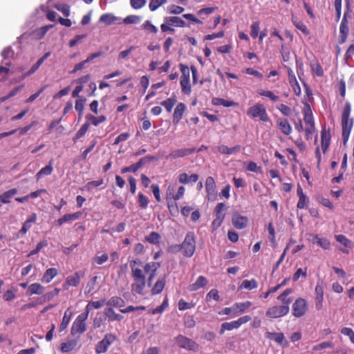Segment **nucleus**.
Returning a JSON list of instances; mask_svg holds the SVG:
<instances>
[{
  "mask_svg": "<svg viewBox=\"0 0 354 354\" xmlns=\"http://www.w3.org/2000/svg\"><path fill=\"white\" fill-rule=\"evenodd\" d=\"M351 111V106L348 102L345 103L344 107L342 113L341 125L342 129V140L344 145H346L352 127L353 126V118H349Z\"/></svg>",
  "mask_w": 354,
  "mask_h": 354,
  "instance_id": "1",
  "label": "nucleus"
},
{
  "mask_svg": "<svg viewBox=\"0 0 354 354\" xmlns=\"http://www.w3.org/2000/svg\"><path fill=\"white\" fill-rule=\"evenodd\" d=\"M116 340V337L112 333L106 334L103 339L95 345V352L97 354L106 353L109 346Z\"/></svg>",
  "mask_w": 354,
  "mask_h": 354,
  "instance_id": "5",
  "label": "nucleus"
},
{
  "mask_svg": "<svg viewBox=\"0 0 354 354\" xmlns=\"http://www.w3.org/2000/svg\"><path fill=\"white\" fill-rule=\"evenodd\" d=\"M169 304H168V299L166 297L164 301H162V304L156 308H153L150 310V313L153 315L156 314H160L162 313L166 308H168Z\"/></svg>",
  "mask_w": 354,
  "mask_h": 354,
  "instance_id": "47",
  "label": "nucleus"
},
{
  "mask_svg": "<svg viewBox=\"0 0 354 354\" xmlns=\"http://www.w3.org/2000/svg\"><path fill=\"white\" fill-rule=\"evenodd\" d=\"M45 290V288L39 283H34L29 286L28 294L32 295H42Z\"/></svg>",
  "mask_w": 354,
  "mask_h": 354,
  "instance_id": "33",
  "label": "nucleus"
},
{
  "mask_svg": "<svg viewBox=\"0 0 354 354\" xmlns=\"http://www.w3.org/2000/svg\"><path fill=\"white\" fill-rule=\"evenodd\" d=\"M215 213L216 218L212 223V231L216 230L221 225V203H218L215 208Z\"/></svg>",
  "mask_w": 354,
  "mask_h": 354,
  "instance_id": "25",
  "label": "nucleus"
},
{
  "mask_svg": "<svg viewBox=\"0 0 354 354\" xmlns=\"http://www.w3.org/2000/svg\"><path fill=\"white\" fill-rule=\"evenodd\" d=\"M159 267V263L151 261L145 264L144 271L145 273H156Z\"/></svg>",
  "mask_w": 354,
  "mask_h": 354,
  "instance_id": "44",
  "label": "nucleus"
},
{
  "mask_svg": "<svg viewBox=\"0 0 354 354\" xmlns=\"http://www.w3.org/2000/svg\"><path fill=\"white\" fill-rule=\"evenodd\" d=\"M100 22L104 24L106 26L111 24H120V19L115 16L113 13H105L100 16Z\"/></svg>",
  "mask_w": 354,
  "mask_h": 354,
  "instance_id": "16",
  "label": "nucleus"
},
{
  "mask_svg": "<svg viewBox=\"0 0 354 354\" xmlns=\"http://www.w3.org/2000/svg\"><path fill=\"white\" fill-rule=\"evenodd\" d=\"M174 340L175 343L181 348L193 351H196L198 348V345L196 342L183 335H178L175 337Z\"/></svg>",
  "mask_w": 354,
  "mask_h": 354,
  "instance_id": "6",
  "label": "nucleus"
},
{
  "mask_svg": "<svg viewBox=\"0 0 354 354\" xmlns=\"http://www.w3.org/2000/svg\"><path fill=\"white\" fill-rule=\"evenodd\" d=\"M303 111H304V113L305 123L306 124H309L310 127H312V125H315L311 109H310V105L308 103L305 104Z\"/></svg>",
  "mask_w": 354,
  "mask_h": 354,
  "instance_id": "35",
  "label": "nucleus"
},
{
  "mask_svg": "<svg viewBox=\"0 0 354 354\" xmlns=\"http://www.w3.org/2000/svg\"><path fill=\"white\" fill-rule=\"evenodd\" d=\"M58 270L57 268H50L47 269L41 277V281L45 283H50L57 275Z\"/></svg>",
  "mask_w": 354,
  "mask_h": 354,
  "instance_id": "22",
  "label": "nucleus"
},
{
  "mask_svg": "<svg viewBox=\"0 0 354 354\" xmlns=\"http://www.w3.org/2000/svg\"><path fill=\"white\" fill-rule=\"evenodd\" d=\"M177 100L176 97H171L165 100L160 102V104L165 107L168 113H170L172 111L173 107L176 104Z\"/></svg>",
  "mask_w": 354,
  "mask_h": 354,
  "instance_id": "39",
  "label": "nucleus"
},
{
  "mask_svg": "<svg viewBox=\"0 0 354 354\" xmlns=\"http://www.w3.org/2000/svg\"><path fill=\"white\" fill-rule=\"evenodd\" d=\"M166 284V279L165 277H163L162 278H160L158 279V281L156 282L153 288H151V295H156L159 293H160L162 290L164 289Z\"/></svg>",
  "mask_w": 354,
  "mask_h": 354,
  "instance_id": "31",
  "label": "nucleus"
},
{
  "mask_svg": "<svg viewBox=\"0 0 354 354\" xmlns=\"http://www.w3.org/2000/svg\"><path fill=\"white\" fill-rule=\"evenodd\" d=\"M307 311V305L305 299L298 298L292 304V314L296 317H302Z\"/></svg>",
  "mask_w": 354,
  "mask_h": 354,
  "instance_id": "9",
  "label": "nucleus"
},
{
  "mask_svg": "<svg viewBox=\"0 0 354 354\" xmlns=\"http://www.w3.org/2000/svg\"><path fill=\"white\" fill-rule=\"evenodd\" d=\"M258 283L255 279H252L250 281L249 280H244L242 282L241 287H243L245 289L248 290H252L254 288H257Z\"/></svg>",
  "mask_w": 354,
  "mask_h": 354,
  "instance_id": "54",
  "label": "nucleus"
},
{
  "mask_svg": "<svg viewBox=\"0 0 354 354\" xmlns=\"http://www.w3.org/2000/svg\"><path fill=\"white\" fill-rule=\"evenodd\" d=\"M179 68L181 72L180 84L181 86L182 93L185 95H189L192 91L191 85L189 83V68L187 66L183 64H180Z\"/></svg>",
  "mask_w": 354,
  "mask_h": 354,
  "instance_id": "4",
  "label": "nucleus"
},
{
  "mask_svg": "<svg viewBox=\"0 0 354 354\" xmlns=\"http://www.w3.org/2000/svg\"><path fill=\"white\" fill-rule=\"evenodd\" d=\"M142 27L144 30L156 34L158 32V28L151 24V22L149 20L146 21L142 25Z\"/></svg>",
  "mask_w": 354,
  "mask_h": 354,
  "instance_id": "55",
  "label": "nucleus"
},
{
  "mask_svg": "<svg viewBox=\"0 0 354 354\" xmlns=\"http://www.w3.org/2000/svg\"><path fill=\"white\" fill-rule=\"evenodd\" d=\"M89 127L90 123L85 122L76 133L75 136L73 138V140L75 141V140L80 139V138L84 136L85 133L87 132Z\"/></svg>",
  "mask_w": 354,
  "mask_h": 354,
  "instance_id": "49",
  "label": "nucleus"
},
{
  "mask_svg": "<svg viewBox=\"0 0 354 354\" xmlns=\"http://www.w3.org/2000/svg\"><path fill=\"white\" fill-rule=\"evenodd\" d=\"M97 276H94L88 281L85 290V295H92L95 292L94 290L97 283Z\"/></svg>",
  "mask_w": 354,
  "mask_h": 354,
  "instance_id": "38",
  "label": "nucleus"
},
{
  "mask_svg": "<svg viewBox=\"0 0 354 354\" xmlns=\"http://www.w3.org/2000/svg\"><path fill=\"white\" fill-rule=\"evenodd\" d=\"M97 140L94 139L91 141V145L88 147L84 151H82L81 154L82 159L86 160L87 159L88 154L93 149V148L97 145Z\"/></svg>",
  "mask_w": 354,
  "mask_h": 354,
  "instance_id": "52",
  "label": "nucleus"
},
{
  "mask_svg": "<svg viewBox=\"0 0 354 354\" xmlns=\"http://www.w3.org/2000/svg\"><path fill=\"white\" fill-rule=\"evenodd\" d=\"M312 243L313 244H317L324 250L329 249L330 242L326 238H320L318 235H313Z\"/></svg>",
  "mask_w": 354,
  "mask_h": 354,
  "instance_id": "37",
  "label": "nucleus"
},
{
  "mask_svg": "<svg viewBox=\"0 0 354 354\" xmlns=\"http://www.w3.org/2000/svg\"><path fill=\"white\" fill-rule=\"evenodd\" d=\"M330 129L326 130L325 127L321 131V145L323 153H325L329 147L330 142Z\"/></svg>",
  "mask_w": 354,
  "mask_h": 354,
  "instance_id": "19",
  "label": "nucleus"
},
{
  "mask_svg": "<svg viewBox=\"0 0 354 354\" xmlns=\"http://www.w3.org/2000/svg\"><path fill=\"white\" fill-rule=\"evenodd\" d=\"M152 160H153V157L152 156H145L144 158H140L138 162L135 163V166L137 170H138L141 167H142L144 165L147 164V162H150Z\"/></svg>",
  "mask_w": 354,
  "mask_h": 354,
  "instance_id": "62",
  "label": "nucleus"
},
{
  "mask_svg": "<svg viewBox=\"0 0 354 354\" xmlns=\"http://www.w3.org/2000/svg\"><path fill=\"white\" fill-rule=\"evenodd\" d=\"M140 17L137 15H128L123 19V23L126 24H138L140 21Z\"/></svg>",
  "mask_w": 354,
  "mask_h": 354,
  "instance_id": "56",
  "label": "nucleus"
},
{
  "mask_svg": "<svg viewBox=\"0 0 354 354\" xmlns=\"http://www.w3.org/2000/svg\"><path fill=\"white\" fill-rule=\"evenodd\" d=\"M169 187L168 188V190L167 192V196H166V198H167V206H168V209H169V211L170 212V213L172 214V215H176L178 213V205H177V203H176V201H171V196L170 195L171 194V192H169Z\"/></svg>",
  "mask_w": 354,
  "mask_h": 354,
  "instance_id": "27",
  "label": "nucleus"
},
{
  "mask_svg": "<svg viewBox=\"0 0 354 354\" xmlns=\"http://www.w3.org/2000/svg\"><path fill=\"white\" fill-rule=\"evenodd\" d=\"M317 201L324 207H328L330 209H333L334 206L328 198H324L321 195L317 196Z\"/></svg>",
  "mask_w": 354,
  "mask_h": 354,
  "instance_id": "51",
  "label": "nucleus"
},
{
  "mask_svg": "<svg viewBox=\"0 0 354 354\" xmlns=\"http://www.w3.org/2000/svg\"><path fill=\"white\" fill-rule=\"evenodd\" d=\"M198 180V175L193 174L189 176L187 173H182L178 176V181L182 184H187L189 182L196 183Z\"/></svg>",
  "mask_w": 354,
  "mask_h": 354,
  "instance_id": "28",
  "label": "nucleus"
},
{
  "mask_svg": "<svg viewBox=\"0 0 354 354\" xmlns=\"http://www.w3.org/2000/svg\"><path fill=\"white\" fill-rule=\"evenodd\" d=\"M88 317V315L83 312L75 318L71 328V335H82L86 331V320Z\"/></svg>",
  "mask_w": 354,
  "mask_h": 354,
  "instance_id": "2",
  "label": "nucleus"
},
{
  "mask_svg": "<svg viewBox=\"0 0 354 354\" xmlns=\"http://www.w3.org/2000/svg\"><path fill=\"white\" fill-rule=\"evenodd\" d=\"M55 8L65 17H68L70 15V7L66 4H58L55 6Z\"/></svg>",
  "mask_w": 354,
  "mask_h": 354,
  "instance_id": "61",
  "label": "nucleus"
},
{
  "mask_svg": "<svg viewBox=\"0 0 354 354\" xmlns=\"http://www.w3.org/2000/svg\"><path fill=\"white\" fill-rule=\"evenodd\" d=\"M315 295H316L315 307L317 310H319L322 306V301H323V295H324L323 287L318 283L315 287Z\"/></svg>",
  "mask_w": 354,
  "mask_h": 354,
  "instance_id": "30",
  "label": "nucleus"
},
{
  "mask_svg": "<svg viewBox=\"0 0 354 354\" xmlns=\"http://www.w3.org/2000/svg\"><path fill=\"white\" fill-rule=\"evenodd\" d=\"M169 12L174 15H179L183 12L184 8L176 5H171L168 8Z\"/></svg>",
  "mask_w": 354,
  "mask_h": 354,
  "instance_id": "63",
  "label": "nucleus"
},
{
  "mask_svg": "<svg viewBox=\"0 0 354 354\" xmlns=\"http://www.w3.org/2000/svg\"><path fill=\"white\" fill-rule=\"evenodd\" d=\"M86 100V98H80L75 101V109L78 112L80 117H81L83 113Z\"/></svg>",
  "mask_w": 354,
  "mask_h": 354,
  "instance_id": "48",
  "label": "nucleus"
},
{
  "mask_svg": "<svg viewBox=\"0 0 354 354\" xmlns=\"http://www.w3.org/2000/svg\"><path fill=\"white\" fill-rule=\"evenodd\" d=\"M53 159H51L48 164L45 166L44 167L41 168L36 174L35 177L37 180H39L41 178L44 176H49L53 173Z\"/></svg>",
  "mask_w": 354,
  "mask_h": 354,
  "instance_id": "23",
  "label": "nucleus"
},
{
  "mask_svg": "<svg viewBox=\"0 0 354 354\" xmlns=\"http://www.w3.org/2000/svg\"><path fill=\"white\" fill-rule=\"evenodd\" d=\"M129 265L131 270V277L133 279H145V275L141 269L142 263L137 260H131L129 261Z\"/></svg>",
  "mask_w": 354,
  "mask_h": 354,
  "instance_id": "12",
  "label": "nucleus"
},
{
  "mask_svg": "<svg viewBox=\"0 0 354 354\" xmlns=\"http://www.w3.org/2000/svg\"><path fill=\"white\" fill-rule=\"evenodd\" d=\"M186 111V105L183 103H178L175 109L173 114V123L177 124L179 121L182 119L185 112Z\"/></svg>",
  "mask_w": 354,
  "mask_h": 354,
  "instance_id": "18",
  "label": "nucleus"
},
{
  "mask_svg": "<svg viewBox=\"0 0 354 354\" xmlns=\"http://www.w3.org/2000/svg\"><path fill=\"white\" fill-rule=\"evenodd\" d=\"M86 119L87 120L91 121L92 124H93L94 126L97 127L100 123H102L104 121H106V118L105 115H100L98 118H96V117H95L94 115H93L91 114H87L86 115Z\"/></svg>",
  "mask_w": 354,
  "mask_h": 354,
  "instance_id": "42",
  "label": "nucleus"
},
{
  "mask_svg": "<svg viewBox=\"0 0 354 354\" xmlns=\"http://www.w3.org/2000/svg\"><path fill=\"white\" fill-rule=\"evenodd\" d=\"M167 0H151L149 4V8L151 11H155L160 6L165 4Z\"/></svg>",
  "mask_w": 354,
  "mask_h": 354,
  "instance_id": "50",
  "label": "nucleus"
},
{
  "mask_svg": "<svg viewBox=\"0 0 354 354\" xmlns=\"http://www.w3.org/2000/svg\"><path fill=\"white\" fill-rule=\"evenodd\" d=\"M247 114L252 118H259L260 120L267 122L269 120L266 108L262 104H257L248 109Z\"/></svg>",
  "mask_w": 354,
  "mask_h": 354,
  "instance_id": "7",
  "label": "nucleus"
},
{
  "mask_svg": "<svg viewBox=\"0 0 354 354\" xmlns=\"http://www.w3.org/2000/svg\"><path fill=\"white\" fill-rule=\"evenodd\" d=\"M220 295L218 294V291L216 289H212L207 295L205 297L206 301L210 302L214 300L216 301H219Z\"/></svg>",
  "mask_w": 354,
  "mask_h": 354,
  "instance_id": "45",
  "label": "nucleus"
},
{
  "mask_svg": "<svg viewBox=\"0 0 354 354\" xmlns=\"http://www.w3.org/2000/svg\"><path fill=\"white\" fill-rule=\"evenodd\" d=\"M78 344L77 339H68L65 342H62L59 345V350L62 353H68L77 346Z\"/></svg>",
  "mask_w": 354,
  "mask_h": 354,
  "instance_id": "20",
  "label": "nucleus"
},
{
  "mask_svg": "<svg viewBox=\"0 0 354 354\" xmlns=\"http://www.w3.org/2000/svg\"><path fill=\"white\" fill-rule=\"evenodd\" d=\"M146 286V278L133 279V282L131 285V292L133 295H144V290Z\"/></svg>",
  "mask_w": 354,
  "mask_h": 354,
  "instance_id": "13",
  "label": "nucleus"
},
{
  "mask_svg": "<svg viewBox=\"0 0 354 354\" xmlns=\"http://www.w3.org/2000/svg\"><path fill=\"white\" fill-rule=\"evenodd\" d=\"M82 215V212H77L73 214H64L62 217L55 221L58 226H62L65 223H70L80 218Z\"/></svg>",
  "mask_w": 354,
  "mask_h": 354,
  "instance_id": "15",
  "label": "nucleus"
},
{
  "mask_svg": "<svg viewBox=\"0 0 354 354\" xmlns=\"http://www.w3.org/2000/svg\"><path fill=\"white\" fill-rule=\"evenodd\" d=\"M46 245H47L46 241H43L39 242L37 244L35 249L30 251V253L28 254V257H31L32 255L37 254L44 247H46Z\"/></svg>",
  "mask_w": 354,
  "mask_h": 354,
  "instance_id": "58",
  "label": "nucleus"
},
{
  "mask_svg": "<svg viewBox=\"0 0 354 354\" xmlns=\"http://www.w3.org/2000/svg\"><path fill=\"white\" fill-rule=\"evenodd\" d=\"M288 312V306H274L268 309L266 315L271 318H278L286 315Z\"/></svg>",
  "mask_w": 354,
  "mask_h": 354,
  "instance_id": "10",
  "label": "nucleus"
},
{
  "mask_svg": "<svg viewBox=\"0 0 354 354\" xmlns=\"http://www.w3.org/2000/svg\"><path fill=\"white\" fill-rule=\"evenodd\" d=\"M207 284V279L203 276H199L196 281L189 287L190 291H196L201 288H204Z\"/></svg>",
  "mask_w": 354,
  "mask_h": 354,
  "instance_id": "26",
  "label": "nucleus"
},
{
  "mask_svg": "<svg viewBox=\"0 0 354 354\" xmlns=\"http://www.w3.org/2000/svg\"><path fill=\"white\" fill-rule=\"evenodd\" d=\"M105 315L109 322L114 321H121L123 319V316L120 314L116 313L113 308H107L105 310Z\"/></svg>",
  "mask_w": 354,
  "mask_h": 354,
  "instance_id": "29",
  "label": "nucleus"
},
{
  "mask_svg": "<svg viewBox=\"0 0 354 354\" xmlns=\"http://www.w3.org/2000/svg\"><path fill=\"white\" fill-rule=\"evenodd\" d=\"M161 239L160 235L156 232H151L145 237V241L153 245H158Z\"/></svg>",
  "mask_w": 354,
  "mask_h": 354,
  "instance_id": "41",
  "label": "nucleus"
},
{
  "mask_svg": "<svg viewBox=\"0 0 354 354\" xmlns=\"http://www.w3.org/2000/svg\"><path fill=\"white\" fill-rule=\"evenodd\" d=\"M138 197V201L140 207L142 209H145L149 204L148 198L142 193H139Z\"/></svg>",
  "mask_w": 354,
  "mask_h": 354,
  "instance_id": "57",
  "label": "nucleus"
},
{
  "mask_svg": "<svg viewBox=\"0 0 354 354\" xmlns=\"http://www.w3.org/2000/svg\"><path fill=\"white\" fill-rule=\"evenodd\" d=\"M240 150L241 146L238 145L230 148L223 145V153L230 155L233 153H237L240 151Z\"/></svg>",
  "mask_w": 354,
  "mask_h": 354,
  "instance_id": "53",
  "label": "nucleus"
},
{
  "mask_svg": "<svg viewBox=\"0 0 354 354\" xmlns=\"http://www.w3.org/2000/svg\"><path fill=\"white\" fill-rule=\"evenodd\" d=\"M147 3L146 0H131L130 4L131 6L136 10H138L142 8L145 6Z\"/></svg>",
  "mask_w": 354,
  "mask_h": 354,
  "instance_id": "59",
  "label": "nucleus"
},
{
  "mask_svg": "<svg viewBox=\"0 0 354 354\" xmlns=\"http://www.w3.org/2000/svg\"><path fill=\"white\" fill-rule=\"evenodd\" d=\"M106 299H102L100 301H91L86 306L84 313L89 315L90 311L92 308L99 309L102 308L105 304Z\"/></svg>",
  "mask_w": 354,
  "mask_h": 354,
  "instance_id": "36",
  "label": "nucleus"
},
{
  "mask_svg": "<svg viewBox=\"0 0 354 354\" xmlns=\"http://www.w3.org/2000/svg\"><path fill=\"white\" fill-rule=\"evenodd\" d=\"M84 277V272L76 271L73 274L67 277L63 288L64 290H68L70 286L77 287L79 286L81 279Z\"/></svg>",
  "mask_w": 354,
  "mask_h": 354,
  "instance_id": "8",
  "label": "nucleus"
},
{
  "mask_svg": "<svg viewBox=\"0 0 354 354\" xmlns=\"http://www.w3.org/2000/svg\"><path fill=\"white\" fill-rule=\"evenodd\" d=\"M265 335L268 339H274L276 342H277L279 344H282L284 340V335L283 333H282L266 332Z\"/></svg>",
  "mask_w": 354,
  "mask_h": 354,
  "instance_id": "40",
  "label": "nucleus"
},
{
  "mask_svg": "<svg viewBox=\"0 0 354 354\" xmlns=\"http://www.w3.org/2000/svg\"><path fill=\"white\" fill-rule=\"evenodd\" d=\"M183 255L187 257H191L196 249V240L194 232H189L185 235L183 242L181 243Z\"/></svg>",
  "mask_w": 354,
  "mask_h": 354,
  "instance_id": "3",
  "label": "nucleus"
},
{
  "mask_svg": "<svg viewBox=\"0 0 354 354\" xmlns=\"http://www.w3.org/2000/svg\"><path fill=\"white\" fill-rule=\"evenodd\" d=\"M53 26H54V25L50 24V25L42 26V27L39 28V29H37L34 32L37 39H41V38H43L45 36V35L46 34V32H48V30L50 28H53Z\"/></svg>",
  "mask_w": 354,
  "mask_h": 354,
  "instance_id": "43",
  "label": "nucleus"
},
{
  "mask_svg": "<svg viewBox=\"0 0 354 354\" xmlns=\"http://www.w3.org/2000/svg\"><path fill=\"white\" fill-rule=\"evenodd\" d=\"M18 193L16 188H12L7 190L0 194V203L3 204H8L11 203L12 198Z\"/></svg>",
  "mask_w": 354,
  "mask_h": 354,
  "instance_id": "21",
  "label": "nucleus"
},
{
  "mask_svg": "<svg viewBox=\"0 0 354 354\" xmlns=\"http://www.w3.org/2000/svg\"><path fill=\"white\" fill-rule=\"evenodd\" d=\"M277 124L281 130L282 133L286 136L289 135L292 131V128L286 118H279L277 120Z\"/></svg>",
  "mask_w": 354,
  "mask_h": 354,
  "instance_id": "34",
  "label": "nucleus"
},
{
  "mask_svg": "<svg viewBox=\"0 0 354 354\" xmlns=\"http://www.w3.org/2000/svg\"><path fill=\"white\" fill-rule=\"evenodd\" d=\"M109 259V256L106 253L100 254V252H97L95 257L93 258V261L97 265H102L106 263Z\"/></svg>",
  "mask_w": 354,
  "mask_h": 354,
  "instance_id": "46",
  "label": "nucleus"
},
{
  "mask_svg": "<svg viewBox=\"0 0 354 354\" xmlns=\"http://www.w3.org/2000/svg\"><path fill=\"white\" fill-rule=\"evenodd\" d=\"M196 151L195 148H188V149H178L172 151L169 155V157L172 159H176L178 158H183L185 156H187L188 155H190Z\"/></svg>",
  "mask_w": 354,
  "mask_h": 354,
  "instance_id": "17",
  "label": "nucleus"
},
{
  "mask_svg": "<svg viewBox=\"0 0 354 354\" xmlns=\"http://www.w3.org/2000/svg\"><path fill=\"white\" fill-rule=\"evenodd\" d=\"M259 95L265 97H269L272 101L276 102L279 100V96L274 94L273 92L270 91H263L261 90L260 92H259Z\"/></svg>",
  "mask_w": 354,
  "mask_h": 354,
  "instance_id": "60",
  "label": "nucleus"
},
{
  "mask_svg": "<svg viewBox=\"0 0 354 354\" xmlns=\"http://www.w3.org/2000/svg\"><path fill=\"white\" fill-rule=\"evenodd\" d=\"M164 20L165 22L167 23V24L173 26L182 28L186 26L185 21L179 17H165Z\"/></svg>",
  "mask_w": 354,
  "mask_h": 354,
  "instance_id": "24",
  "label": "nucleus"
},
{
  "mask_svg": "<svg viewBox=\"0 0 354 354\" xmlns=\"http://www.w3.org/2000/svg\"><path fill=\"white\" fill-rule=\"evenodd\" d=\"M140 354H160V348L157 346H151L144 350Z\"/></svg>",
  "mask_w": 354,
  "mask_h": 354,
  "instance_id": "64",
  "label": "nucleus"
},
{
  "mask_svg": "<svg viewBox=\"0 0 354 354\" xmlns=\"http://www.w3.org/2000/svg\"><path fill=\"white\" fill-rule=\"evenodd\" d=\"M205 189L209 201H214L217 198V192L214 178L211 176L207 178L205 181Z\"/></svg>",
  "mask_w": 354,
  "mask_h": 354,
  "instance_id": "11",
  "label": "nucleus"
},
{
  "mask_svg": "<svg viewBox=\"0 0 354 354\" xmlns=\"http://www.w3.org/2000/svg\"><path fill=\"white\" fill-rule=\"evenodd\" d=\"M106 305L111 306L110 308H121L125 306V301L120 297L113 296L108 300Z\"/></svg>",
  "mask_w": 354,
  "mask_h": 354,
  "instance_id": "32",
  "label": "nucleus"
},
{
  "mask_svg": "<svg viewBox=\"0 0 354 354\" xmlns=\"http://www.w3.org/2000/svg\"><path fill=\"white\" fill-rule=\"evenodd\" d=\"M232 223L236 228L242 230L248 225V218L235 212L232 216Z\"/></svg>",
  "mask_w": 354,
  "mask_h": 354,
  "instance_id": "14",
  "label": "nucleus"
}]
</instances>
